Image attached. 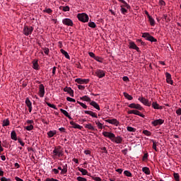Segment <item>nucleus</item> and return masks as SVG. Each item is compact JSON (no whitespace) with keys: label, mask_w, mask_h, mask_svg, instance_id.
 Listing matches in <instances>:
<instances>
[{"label":"nucleus","mask_w":181,"mask_h":181,"mask_svg":"<svg viewBox=\"0 0 181 181\" xmlns=\"http://www.w3.org/2000/svg\"><path fill=\"white\" fill-rule=\"evenodd\" d=\"M77 18L81 22H88V15L86 13H78Z\"/></svg>","instance_id":"f257e3e1"},{"label":"nucleus","mask_w":181,"mask_h":181,"mask_svg":"<svg viewBox=\"0 0 181 181\" xmlns=\"http://www.w3.org/2000/svg\"><path fill=\"white\" fill-rule=\"evenodd\" d=\"M32 32H33V27L25 25L23 28V34L25 36H29V35H32Z\"/></svg>","instance_id":"f03ea898"},{"label":"nucleus","mask_w":181,"mask_h":181,"mask_svg":"<svg viewBox=\"0 0 181 181\" xmlns=\"http://www.w3.org/2000/svg\"><path fill=\"white\" fill-rule=\"evenodd\" d=\"M52 153L53 155H54V156H57L58 158H60L63 155V151H62L60 148H55L53 150Z\"/></svg>","instance_id":"7ed1b4c3"},{"label":"nucleus","mask_w":181,"mask_h":181,"mask_svg":"<svg viewBox=\"0 0 181 181\" xmlns=\"http://www.w3.org/2000/svg\"><path fill=\"white\" fill-rule=\"evenodd\" d=\"M103 135L104 136H106V138H109L111 139V141H114V138H115V134L111 132H103Z\"/></svg>","instance_id":"20e7f679"},{"label":"nucleus","mask_w":181,"mask_h":181,"mask_svg":"<svg viewBox=\"0 0 181 181\" xmlns=\"http://www.w3.org/2000/svg\"><path fill=\"white\" fill-rule=\"evenodd\" d=\"M129 107L135 108V110H139V111H142V110H144V108L142 107V106H141V105L135 104V103H131L130 105H129Z\"/></svg>","instance_id":"39448f33"},{"label":"nucleus","mask_w":181,"mask_h":181,"mask_svg":"<svg viewBox=\"0 0 181 181\" xmlns=\"http://www.w3.org/2000/svg\"><path fill=\"white\" fill-rule=\"evenodd\" d=\"M62 23L66 26H73V21L70 18H64L62 20Z\"/></svg>","instance_id":"423d86ee"},{"label":"nucleus","mask_w":181,"mask_h":181,"mask_svg":"<svg viewBox=\"0 0 181 181\" xmlns=\"http://www.w3.org/2000/svg\"><path fill=\"white\" fill-rule=\"evenodd\" d=\"M105 122H108L109 124H111L112 125H115V127H118V125H119V122H118V120H117V119H106Z\"/></svg>","instance_id":"0eeeda50"},{"label":"nucleus","mask_w":181,"mask_h":181,"mask_svg":"<svg viewBox=\"0 0 181 181\" xmlns=\"http://www.w3.org/2000/svg\"><path fill=\"white\" fill-rule=\"evenodd\" d=\"M163 122H165V120L162 119H158L156 120H154L151 122L152 125H153V127H158V125H162V124H163Z\"/></svg>","instance_id":"6e6552de"},{"label":"nucleus","mask_w":181,"mask_h":181,"mask_svg":"<svg viewBox=\"0 0 181 181\" xmlns=\"http://www.w3.org/2000/svg\"><path fill=\"white\" fill-rule=\"evenodd\" d=\"M95 74L99 78H103L105 76V72L101 69H97Z\"/></svg>","instance_id":"1a4fd4ad"},{"label":"nucleus","mask_w":181,"mask_h":181,"mask_svg":"<svg viewBox=\"0 0 181 181\" xmlns=\"http://www.w3.org/2000/svg\"><path fill=\"white\" fill-rule=\"evenodd\" d=\"M39 88V95L41 97V98H43V97H45V86L43 84H40Z\"/></svg>","instance_id":"9d476101"},{"label":"nucleus","mask_w":181,"mask_h":181,"mask_svg":"<svg viewBox=\"0 0 181 181\" xmlns=\"http://www.w3.org/2000/svg\"><path fill=\"white\" fill-rule=\"evenodd\" d=\"M139 100H140L144 105L151 107V103H149V100H148V99H146L145 98H139Z\"/></svg>","instance_id":"9b49d317"},{"label":"nucleus","mask_w":181,"mask_h":181,"mask_svg":"<svg viewBox=\"0 0 181 181\" xmlns=\"http://www.w3.org/2000/svg\"><path fill=\"white\" fill-rule=\"evenodd\" d=\"M166 81L168 84H173V81H172V75L166 72L165 73Z\"/></svg>","instance_id":"f8f14e48"},{"label":"nucleus","mask_w":181,"mask_h":181,"mask_svg":"<svg viewBox=\"0 0 181 181\" xmlns=\"http://www.w3.org/2000/svg\"><path fill=\"white\" fill-rule=\"evenodd\" d=\"M64 91H65V93H69L71 97H74V91L71 90V88L66 87L64 88Z\"/></svg>","instance_id":"ddd939ff"},{"label":"nucleus","mask_w":181,"mask_h":181,"mask_svg":"<svg viewBox=\"0 0 181 181\" xmlns=\"http://www.w3.org/2000/svg\"><path fill=\"white\" fill-rule=\"evenodd\" d=\"M70 124L72 126V128H74L75 129H81L83 128V126H80V124H76L73 121L70 122Z\"/></svg>","instance_id":"4468645a"},{"label":"nucleus","mask_w":181,"mask_h":181,"mask_svg":"<svg viewBox=\"0 0 181 181\" xmlns=\"http://www.w3.org/2000/svg\"><path fill=\"white\" fill-rule=\"evenodd\" d=\"M76 83H78V84H87L88 83V79H81V78H76L75 80Z\"/></svg>","instance_id":"2eb2a0df"},{"label":"nucleus","mask_w":181,"mask_h":181,"mask_svg":"<svg viewBox=\"0 0 181 181\" xmlns=\"http://www.w3.org/2000/svg\"><path fill=\"white\" fill-rule=\"evenodd\" d=\"M112 142H115V144H122V137L121 136H117L113 138V140H112Z\"/></svg>","instance_id":"dca6fc26"},{"label":"nucleus","mask_w":181,"mask_h":181,"mask_svg":"<svg viewBox=\"0 0 181 181\" xmlns=\"http://www.w3.org/2000/svg\"><path fill=\"white\" fill-rule=\"evenodd\" d=\"M129 47H130V49H134V50H137V51L139 50V47H138L136 46V45L135 44V42H129Z\"/></svg>","instance_id":"f3484780"},{"label":"nucleus","mask_w":181,"mask_h":181,"mask_svg":"<svg viewBox=\"0 0 181 181\" xmlns=\"http://www.w3.org/2000/svg\"><path fill=\"white\" fill-rule=\"evenodd\" d=\"M84 112L85 114H88V115H90V117H93V118H97V114L93 111L85 110Z\"/></svg>","instance_id":"a211bd4d"},{"label":"nucleus","mask_w":181,"mask_h":181,"mask_svg":"<svg viewBox=\"0 0 181 181\" xmlns=\"http://www.w3.org/2000/svg\"><path fill=\"white\" fill-rule=\"evenodd\" d=\"M90 105H92V107H93L94 108H95L96 110H98V111H100V105H98L97 102L92 101L90 103Z\"/></svg>","instance_id":"6ab92c4d"},{"label":"nucleus","mask_w":181,"mask_h":181,"mask_svg":"<svg viewBox=\"0 0 181 181\" xmlns=\"http://www.w3.org/2000/svg\"><path fill=\"white\" fill-rule=\"evenodd\" d=\"M11 138L13 141H18V137L16 136V132L15 131H12L11 133Z\"/></svg>","instance_id":"aec40b11"},{"label":"nucleus","mask_w":181,"mask_h":181,"mask_svg":"<svg viewBox=\"0 0 181 181\" xmlns=\"http://www.w3.org/2000/svg\"><path fill=\"white\" fill-rule=\"evenodd\" d=\"M78 170H79V172H81L83 176L88 174V171L84 168H78Z\"/></svg>","instance_id":"412c9836"},{"label":"nucleus","mask_w":181,"mask_h":181,"mask_svg":"<svg viewBox=\"0 0 181 181\" xmlns=\"http://www.w3.org/2000/svg\"><path fill=\"white\" fill-rule=\"evenodd\" d=\"M142 172L145 173V175H151V170H149V168L148 167H144L142 168Z\"/></svg>","instance_id":"4be33fe9"},{"label":"nucleus","mask_w":181,"mask_h":181,"mask_svg":"<svg viewBox=\"0 0 181 181\" xmlns=\"http://www.w3.org/2000/svg\"><path fill=\"white\" fill-rule=\"evenodd\" d=\"M152 107L154 108V110H162V106H160L155 102L152 103Z\"/></svg>","instance_id":"5701e85b"},{"label":"nucleus","mask_w":181,"mask_h":181,"mask_svg":"<svg viewBox=\"0 0 181 181\" xmlns=\"http://www.w3.org/2000/svg\"><path fill=\"white\" fill-rule=\"evenodd\" d=\"M85 128L90 129V131H97V129L94 128L91 124H88L85 125Z\"/></svg>","instance_id":"b1692460"},{"label":"nucleus","mask_w":181,"mask_h":181,"mask_svg":"<svg viewBox=\"0 0 181 181\" xmlns=\"http://www.w3.org/2000/svg\"><path fill=\"white\" fill-rule=\"evenodd\" d=\"M33 68L35 70H38L39 69V64H37V61H33Z\"/></svg>","instance_id":"393cba45"},{"label":"nucleus","mask_w":181,"mask_h":181,"mask_svg":"<svg viewBox=\"0 0 181 181\" xmlns=\"http://www.w3.org/2000/svg\"><path fill=\"white\" fill-rule=\"evenodd\" d=\"M60 111L62 114H64V115H65V117H67L68 118L71 119V117H70V115H69V112L63 109H60Z\"/></svg>","instance_id":"a878e982"},{"label":"nucleus","mask_w":181,"mask_h":181,"mask_svg":"<svg viewBox=\"0 0 181 181\" xmlns=\"http://www.w3.org/2000/svg\"><path fill=\"white\" fill-rule=\"evenodd\" d=\"M148 21L150 22V25H151V26H154L155 25V20L151 17V16L148 15Z\"/></svg>","instance_id":"bb28decb"},{"label":"nucleus","mask_w":181,"mask_h":181,"mask_svg":"<svg viewBox=\"0 0 181 181\" xmlns=\"http://www.w3.org/2000/svg\"><path fill=\"white\" fill-rule=\"evenodd\" d=\"M65 173H67V164L63 165L61 175H64Z\"/></svg>","instance_id":"cd10ccee"},{"label":"nucleus","mask_w":181,"mask_h":181,"mask_svg":"<svg viewBox=\"0 0 181 181\" xmlns=\"http://www.w3.org/2000/svg\"><path fill=\"white\" fill-rule=\"evenodd\" d=\"M61 53L65 56L66 59H70V55H69V53H67L64 49H62Z\"/></svg>","instance_id":"c85d7f7f"},{"label":"nucleus","mask_w":181,"mask_h":181,"mask_svg":"<svg viewBox=\"0 0 181 181\" xmlns=\"http://www.w3.org/2000/svg\"><path fill=\"white\" fill-rule=\"evenodd\" d=\"M47 135L49 138H52V136H54V135H56V131H49L47 132Z\"/></svg>","instance_id":"c756f323"},{"label":"nucleus","mask_w":181,"mask_h":181,"mask_svg":"<svg viewBox=\"0 0 181 181\" xmlns=\"http://www.w3.org/2000/svg\"><path fill=\"white\" fill-rule=\"evenodd\" d=\"M128 114H134V115H139V111L135 110H129L128 112Z\"/></svg>","instance_id":"7c9ffc66"},{"label":"nucleus","mask_w":181,"mask_h":181,"mask_svg":"<svg viewBox=\"0 0 181 181\" xmlns=\"http://www.w3.org/2000/svg\"><path fill=\"white\" fill-rule=\"evenodd\" d=\"M124 175H125V176H127V177H132V173H131V172H129V170H124Z\"/></svg>","instance_id":"2f4dec72"},{"label":"nucleus","mask_w":181,"mask_h":181,"mask_svg":"<svg viewBox=\"0 0 181 181\" xmlns=\"http://www.w3.org/2000/svg\"><path fill=\"white\" fill-rule=\"evenodd\" d=\"M123 94H124V96L125 97V98H127L129 101H131V100H132V96H131V95H129L125 92Z\"/></svg>","instance_id":"473e14b6"},{"label":"nucleus","mask_w":181,"mask_h":181,"mask_svg":"<svg viewBox=\"0 0 181 181\" xmlns=\"http://www.w3.org/2000/svg\"><path fill=\"white\" fill-rule=\"evenodd\" d=\"M25 104H26L27 107H32V102H30V100H29V98H26Z\"/></svg>","instance_id":"72a5a7b5"},{"label":"nucleus","mask_w":181,"mask_h":181,"mask_svg":"<svg viewBox=\"0 0 181 181\" xmlns=\"http://www.w3.org/2000/svg\"><path fill=\"white\" fill-rule=\"evenodd\" d=\"M95 123L97 125L98 128H99V129H103V124L101 122H100L99 121H95Z\"/></svg>","instance_id":"f704fd0d"},{"label":"nucleus","mask_w":181,"mask_h":181,"mask_svg":"<svg viewBox=\"0 0 181 181\" xmlns=\"http://www.w3.org/2000/svg\"><path fill=\"white\" fill-rule=\"evenodd\" d=\"M8 125H9V119H4L3 121V127H8Z\"/></svg>","instance_id":"c9c22d12"},{"label":"nucleus","mask_w":181,"mask_h":181,"mask_svg":"<svg viewBox=\"0 0 181 181\" xmlns=\"http://www.w3.org/2000/svg\"><path fill=\"white\" fill-rule=\"evenodd\" d=\"M81 100H83V101H87V102L91 101V99L90 98H88V96H86V95L82 97Z\"/></svg>","instance_id":"e433bc0d"},{"label":"nucleus","mask_w":181,"mask_h":181,"mask_svg":"<svg viewBox=\"0 0 181 181\" xmlns=\"http://www.w3.org/2000/svg\"><path fill=\"white\" fill-rule=\"evenodd\" d=\"M88 26L90 27V28H96L97 27V25H95V23H94V22H89L88 23Z\"/></svg>","instance_id":"4c0bfd02"},{"label":"nucleus","mask_w":181,"mask_h":181,"mask_svg":"<svg viewBox=\"0 0 181 181\" xmlns=\"http://www.w3.org/2000/svg\"><path fill=\"white\" fill-rule=\"evenodd\" d=\"M47 105L48 107H49L50 108H53L54 110H57L56 105H54V104H52V103H47Z\"/></svg>","instance_id":"58836bf2"},{"label":"nucleus","mask_w":181,"mask_h":181,"mask_svg":"<svg viewBox=\"0 0 181 181\" xmlns=\"http://www.w3.org/2000/svg\"><path fill=\"white\" fill-rule=\"evenodd\" d=\"M25 129H26L27 131H32V129H33V126L32 124H30L25 127Z\"/></svg>","instance_id":"ea45409f"},{"label":"nucleus","mask_w":181,"mask_h":181,"mask_svg":"<svg viewBox=\"0 0 181 181\" xmlns=\"http://www.w3.org/2000/svg\"><path fill=\"white\" fill-rule=\"evenodd\" d=\"M78 104L80 105L81 107H83L85 110H87V106L86 104L81 103V102H78L77 101Z\"/></svg>","instance_id":"a19ab883"},{"label":"nucleus","mask_w":181,"mask_h":181,"mask_svg":"<svg viewBox=\"0 0 181 181\" xmlns=\"http://www.w3.org/2000/svg\"><path fill=\"white\" fill-rule=\"evenodd\" d=\"M147 40H149L150 42H156V39L151 35L147 38Z\"/></svg>","instance_id":"79ce46f5"},{"label":"nucleus","mask_w":181,"mask_h":181,"mask_svg":"<svg viewBox=\"0 0 181 181\" xmlns=\"http://www.w3.org/2000/svg\"><path fill=\"white\" fill-rule=\"evenodd\" d=\"M62 11H64V12H69V11H70V7L66 6L62 7Z\"/></svg>","instance_id":"37998d69"},{"label":"nucleus","mask_w":181,"mask_h":181,"mask_svg":"<svg viewBox=\"0 0 181 181\" xmlns=\"http://www.w3.org/2000/svg\"><path fill=\"white\" fill-rule=\"evenodd\" d=\"M127 131H129V132H135V128L132 127H127Z\"/></svg>","instance_id":"c03bdc74"},{"label":"nucleus","mask_w":181,"mask_h":181,"mask_svg":"<svg viewBox=\"0 0 181 181\" xmlns=\"http://www.w3.org/2000/svg\"><path fill=\"white\" fill-rule=\"evenodd\" d=\"M76 180H78V181H87V179H86L85 177H77Z\"/></svg>","instance_id":"a18cd8bd"},{"label":"nucleus","mask_w":181,"mask_h":181,"mask_svg":"<svg viewBox=\"0 0 181 181\" xmlns=\"http://www.w3.org/2000/svg\"><path fill=\"white\" fill-rule=\"evenodd\" d=\"M66 100L68 101H69V103H76V100L74 98H70V97H67Z\"/></svg>","instance_id":"49530a36"},{"label":"nucleus","mask_w":181,"mask_h":181,"mask_svg":"<svg viewBox=\"0 0 181 181\" xmlns=\"http://www.w3.org/2000/svg\"><path fill=\"white\" fill-rule=\"evenodd\" d=\"M143 37H146V39L148 40V37H149V36H151V35H149V33H143Z\"/></svg>","instance_id":"de8ad7c7"},{"label":"nucleus","mask_w":181,"mask_h":181,"mask_svg":"<svg viewBox=\"0 0 181 181\" xmlns=\"http://www.w3.org/2000/svg\"><path fill=\"white\" fill-rule=\"evenodd\" d=\"M143 134H144V135H146L147 136H151V132L148 130H144Z\"/></svg>","instance_id":"09e8293b"},{"label":"nucleus","mask_w":181,"mask_h":181,"mask_svg":"<svg viewBox=\"0 0 181 181\" xmlns=\"http://www.w3.org/2000/svg\"><path fill=\"white\" fill-rule=\"evenodd\" d=\"M174 179H175V181H180V180H179V174L174 173Z\"/></svg>","instance_id":"8fccbe9b"},{"label":"nucleus","mask_w":181,"mask_h":181,"mask_svg":"<svg viewBox=\"0 0 181 181\" xmlns=\"http://www.w3.org/2000/svg\"><path fill=\"white\" fill-rule=\"evenodd\" d=\"M156 141H153V148L156 150V151H158V148H156Z\"/></svg>","instance_id":"3c124183"},{"label":"nucleus","mask_w":181,"mask_h":181,"mask_svg":"<svg viewBox=\"0 0 181 181\" xmlns=\"http://www.w3.org/2000/svg\"><path fill=\"white\" fill-rule=\"evenodd\" d=\"M121 12L123 14L127 13V9L125 8L122 7V6H121Z\"/></svg>","instance_id":"603ef678"},{"label":"nucleus","mask_w":181,"mask_h":181,"mask_svg":"<svg viewBox=\"0 0 181 181\" xmlns=\"http://www.w3.org/2000/svg\"><path fill=\"white\" fill-rule=\"evenodd\" d=\"M18 142L21 145V146H25V143L21 139H18Z\"/></svg>","instance_id":"864d4df0"},{"label":"nucleus","mask_w":181,"mask_h":181,"mask_svg":"<svg viewBox=\"0 0 181 181\" xmlns=\"http://www.w3.org/2000/svg\"><path fill=\"white\" fill-rule=\"evenodd\" d=\"M124 5L122 6V7L124 6V8H127V9H129L130 6H129V4H127L125 1L123 3Z\"/></svg>","instance_id":"5fc2aeb1"},{"label":"nucleus","mask_w":181,"mask_h":181,"mask_svg":"<svg viewBox=\"0 0 181 181\" xmlns=\"http://www.w3.org/2000/svg\"><path fill=\"white\" fill-rule=\"evenodd\" d=\"M94 59L96 60V62H99V63L103 62V61L101 60V58H100L99 57H95Z\"/></svg>","instance_id":"6e6d98bb"},{"label":"nucleus","mask_w":181,"mask_h":181,"mask_svg":"<svg viewBox=\"0 0 181 181\" xmlns=\"http://www.w3.org/2000/svg\"><path fill=\"white\" fill-rule=\"evenodd\" d=\"M43 12H46L47 13H52V9L50 8H46L43 11Z\"/></svg>","instance_id":"4d7b16f0"},{"label":"nucleus","mask_w":181,"mask_h":181,"mask_svg":"<svg viewBox=\"0 0 181 181\" xmlns=\"http://www.w3.org/2000/svg\"><path fill=\"white\" fill-rule=\"evenodd\" d=\"M88 54L90 57H92L93 59L95 58V54L93 52H89Z\"/></svg>","instance_id":"13d9d810"},{"label":"nucleus","mask_w":181,"mask_h":181,"mask_svg":"<svg viewBox=\"0 0 181 181\" xmlns=\"http://www.w3.org/2000/svg\"><path fill=\"white\" fill-rule=\"evenodd\" d=\"M1 181H11V179L3 177L1 178Z\"/></svg>","instance_id":"bf43d9fd"},{"label":"nucleus","mask_w":181,"mask_h":181,"mask_svg":"<svg viewBox=\"0 0 181 181\" xmlns=\"http://www.w3.org/2000/svg\"><path fill=\"white\" fill-rule=\"evenodd\" d=\"M78 90H84V88H86V86H82V85H78Z\"/></svg>","instance_id":"052dcab7"},{"label":"nucleus","mask_w":181,"mask_h":181,"mask_svg":"<svg viewBox=\"0 0 181 181\" xmlns=\"http://www.w3.org/2000/svg\"><path fill=\"white\" fill-rule=\"evenodd\" d=\"M49 50L48 48H44V53L45 54H49Z\"/></svg>","instance_id":"680f3d73"},{"label":"nucleus","mask_w":181,"mask_h":181,"mask_svg":"<svg viewBox=\"0 0 181 181\" xmlns=\"http://www.w3.org/2000/svg\"><path fill=\"white\" fill-rule=\"evenodd\" d=\"M176 114L177 115H181V108H179L178 110H176Z\"/></svg>","instance_id":"e2e57ef3"},{"label":"nucleus","mask_w":181,"mask_h":181,"mask_svg":"<svg viewBox=\"0 0 181 181\" xmlns=\"http://www.w3.org/2000/svg\"><path fill=\"white\" fill-rule=\"evenodd\" d=\"M123 81H129V78H128V76H124L122 78Z\"/></svg>","instance_id":"0e129e2a"},{"label":"nucleus","mask_w":181,"mask_h":181,"mask_svg":"<svg viewBox=\"0 0 181 181\" xmlns=\"http://www.w3.org/2000/svg\"><path fill=\"white\" fill-rule=\"evenodd\" d=\"M52 172H54V173L55 175H57V173H59V170L54 168V169H52Z\"/></svg>","instance_id":"69168bd1"},{"label":"nucleus","mask_w":181,"mask_h":181,"mask_svg":"<svg viewBox=\"0 0 181 181\" xmlns=\"http://www.w3.org/2000/svg\"><path fill=\"white\" fill-rule=\"evenodd\" d=\"M15 179L16 181H23V180H22L21 178H20L18 177H16Z\"/></svg>","instance_id":"338daca9"},{"label":"nucleus","mask_w":181,"mask_h":181,"mask_svg":"<svg viewBox=\"0 0 181 181\" xmlns=\"http://www.w3.org/2000/svg\"><path fill=\"white\" fill-rule=\"evenodd\" d=\"M94 180L95 181H101V179L99 177H94Z\"/></svg>","instance_id":"774afa93"}]
</instances>
